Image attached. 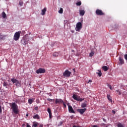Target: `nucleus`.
<instances>
[{
  "instance_id": "09e8293b",
  "label": "nucleus",
  "mask_w": 127,
  "mask_h": 127,
  "mask_svg": "<svg viewBox=\"0 0 127 127\" xmlns=\"http://www.w3.org/2000/svg\"><path fill=\"white\" fill-rule=\"evenodd\" d=\"M25 127V124H23V125H22V127Z\"/></svg>"
},
{
  "instance_id": "a211bd4d",
  "label": "nucleus",
  "mask_w": 127,
  "mask_h": 127,
  "mask_svg": "<svg viewBox=\"0 0 127 127\" xmlns=\"http://www.w3.org/2000/svg\"><path fill=\"white\" fill-rule=\"evenodd\" d=\"M34 119H37L39 120L40 119V116L38 114L35 115L33 117Z\"/></svg>"
},
{
  "instance_id": "2eb2a0df",
  "label": "nucleus",
  "mask_w": 127,
  "mask_h": 127,
  "mask_svg": "<svg viewBox=\"0 0 127 127\" xmlns=\"http://www.w3.org/2000/svg\"><path fill=\"white\" fill-rule=\"evenodd\" d=\"M47 11V8L45 7L43 10H42L41 15H44L46 13V12Z\"/></svg>"
},
{
  "instance_id": "423d86ee",
  "label": "nucleus",
  "mask_w": 127,
  "mask_h": 127,
  "mask_svg": "<svg viewBox=\"0 0 127 127\" xmlns=\"http://www.w3.org/2000/svg\"><path fill=\"white\" fill-rule=\"evenodd\" d=\"M71 72L68 70H66L64 72V77H69L71 75Z\"/></svg>"
},
{
  "instance_id": "9d476101",
  "label": "nucleus",
  "mask_w": 127,
  "mask_h": 127,
  "mask_svg": "<svg viewBox=\"0 0 127 127\" xmlns=\"http://www.w3.org/2000/svg\"><path fill=\"white\" fill-rule=\"evenodd\" d=\"M87 110L86 108L78 109H77V112L79 113L80 115H83Z\"/></svg>"
},
{
  "instance_id": "e433bc0d",
  "label": "nucleus",
  "mask_w": 127,
  "mask_h": 127,
  "mask_svg": "<svg viewBox=\"0 0 127 127\" xmlns=\"http://www.w3.org/2000/svg\"><path fill=\"white\" fill-rule=\"evenodd\" d=\"M19 4L20 6H22L23 5V2L22 1H19Z\"/></svg>"
},
{
  "instance_id": "39448f33",
  "label": "nucleus",
  "mask_w": 127,
  "mask_h": 127,
  "mask_svg": "<svg viewBox=\"0 0 127 127\" xmlns=\"http://www.w3.org/2000/svg\"><path fill=\"white\" fill-rule=\"evenodd\" d=\"M11 81L13 83V84H15L16 86H17L18 85H20L21 81L18 80L15 78L11 79Z\"/></svg>"
},
{
  "instance_id": "393cba45",
  "label": "nucleus",
  "mask_w": 127,
  "mask_h": 127,
  "mask_svg": "<svg viewBox=\"0 0 127 127\" xmlns=\"http://www.w3.org/2000/svg\"><path fill=\"white\" fill-rule=\"evenodd\" d=\"M28 103L29 104L31 105L33 103V100L32 99H29L28 100Z\"/></svg>"
},
{
  "instance_id": "5701e85b",
  "label": "nucleus",
  "mask_w": 127,
  "mask_h": 127,
  "mask_svg": "<svg viewBox=\"0 0 127 127\" xmlns=\"http://www.w3.org/2000/svg\"><path fill=\"white\" fill-rule=\"evenodd\" d=\"M82 4V2L81 1H76V5L77 6H80Z\"/></svg>"
},
{
  "instance_id": "603ef678",
  "label": "nucleus",
  "mask_w": 127,
  "mask_h": 127,
  "mask_svg": "<svg viewBox=\"0 0 127 127\" xmlns=\"http://www.w3.org/2000/svg\"><path fill=\"white\" fill-rule=\"evenodd\" d=\"M71 52H74V51L73 50H71Z\"/></svg>"
},
{
  "instance_id": "2f4dec72",
  "label": "nucleus",
  "mask_w": 127,
  "mask_h": 127,
  "mask_svg": "<svg viewBox=\"0 0 127 127\" xmlns=\"http://www.w3.org/2000/svg\"><path fill=\"white\" fill-rule=\"evenodd\" d=\"M107 86L109 88V89H110V90H112V89H113V88H112V86H111V85L108 84V85H107Z\"/></svg>"
},
{
  "instance_id": "c03bdc74",
  "label": "nucleus",
  "mask_w": 127,
  "mask_h": 127,
  "mask_svg": "<svg viewBox=\"0 0 127 127\" xmlns=\"http://www.w3.org/2000/svg\"><path fill=\"white\" fill-rule=\"evenodd\" d=\"M26 124H27V127H31L29 125L28 123H26Z\"/></svg>"
},
{
  "instance_id": "a19ab883",
  "label": "nucleus",
  "mask_w": 127,
  "mask_h": 127,
  "mask_svg": "<svg viewBox=\"0 0 127 127\" xmlns=\"http://www.w3.org/2000/svg\"><path fill=\"white\" fill-rule=\"evenodd\" d=\"M64 104V108H65L66 107V105L64 104V103H63Z\"/></svg>"
},
{
  "instance_id": "72a5a7b5",
  "label": "nucleus",
  "mask_w": 127,
  "mask_h": 127,
  "mask_svg": "<svg viewBox=\"0 0 127 127\" xmlns=\"http://www.w3.org/2000/svg\"><path fill=\"white\" fill-rule=\"evenodd\" d=\"M63 124V122L61 121V122H60V123H59L58 126L59 127L61 126Z\"/></svg>"
},
{
  "instance_id": "49530a36",
  "label": "nucleus",
  "mask_w": 127,
  "mask_h": 127,
  "mask_svg": "<svg viewBox=\"0 0 127 127\" xmlns=\"http://www.w3.org/2000/svg\"><path fill=\"white\" fill-rule=\"evenodd\" d=\"M39 127H43V125L40 124Z\"/></svg>"
},
{
  "instance_id": "5fc2aeb1",
  "label": "nucleus",
  "mask_w": 127,
  "mask_h": 127,
  "mask_svg": "<svg viewBox=\"0 0 127 127\" xmlns=\"http://www.w3.org/2000/svg\"><path fill=\"white\" fill-rule=\"evenodd\" d=\"M92 127H97V126H94Z\"/></svg>"
},
{
  "instance_id": "f704fd0d",
  "label": "nucleus",
  "mask_w": 127,
  "mask_h": 127,
  "mask_svg": "<svg viewBox=\"0 0 127 127\" xmlns=\"http://www.w3.org/2000/svg\"><path fill=\"white\" fill-rule=\"evenodd\" d=\"M124 58L126 60H127V54L124 55Z\"/></svg>"
},
{
  "instance_id": "6e6d98bb",
  "label": "nucleus",
  "mask_w": 127,
  "mask_h": 127,
  "mask_svg": "<svg viewBox=\"0 0 127 127\" xmlns=\"http://www.w3.org/2000/svg\"><path fill=\"white\" fill-rule=\"evenodd\" d=\"M106 127H108V126H106Z\"/></svg>"
},
{
  "instance_id": "a878e982",
  "label": "nucleus",
  "mask_w": 127,
  "mask_h": 127,
  "mask_svg": "<svg viewBox=\"0 0 127 127\" xmlns=\"http://www.w3.org/2000/svg\"><path fill=\"white\" fill-rule=\"evenodd\" d=\"M117 127H124V126H123V125L121 123H118V125H117Z\"/></svg>"
},
{
  "instance_id": "bb28decb",
  "label": "nucleus",
  "mask_w": 127,
  "mask_h": 127,
  "mask_svg": "<svg viewBox=\"0 0 127 127\" xmlns=\"http://www.w3.org/2000/svg\"><path fill=\"white\" fill-rule=\"evenodd\" d=\"M96 74H97L98 76H99V77H101V76H102V72L101 71H99L98 72H96Z\"/></svg>"
},
{
  "instance_id": "f257e3e1",
  "label": "nucleus",
  "mask_w": 127,
  "mask_h": 127,
  "mask_svg": "<svg viewBox=\"0 0 127 127\" xmlns=\"http://www.w3.org/2000/svg\"><path fill=\"white\" fill-rule=\"evenodd\" d=\"M11 108L12 109L13 113L17 115L19 113V109L17 105L15 103H12L11 105L10 106Z\"/></svg>"
},
{
  "instance_id": "79ce46f5",
  "label": "nucleus",
  "mask_w": 127,
  "mask_h": 127,
  "mask_svg": "<svg viewBox=\"0 0 127 127\" xmlns=\"http://www.w3.org/2000/svg\"><path fill=\"white\" fill-rule=\"evenodd\" d=\"M127 94V92H124L123 93V95H126Z\"/></svg>"
},
{
  "instance_id": "6e6552de",
  "label": "nucleus",
  "mask_w": 127,
  "mask_h": 127,
  "mask_svg": "<svg viewBox=\"0 0 127 127\" xmlns=\"http://www.w3.org/2000/svg\"><path fill=\"white\" fill-rule=\"evenodd\" d=\"M46 69L45 68H40L36 71L37 74H42L43 73H45Z\"/></svg>"
},
{
  "instance_id": "7ed1b4c3",
  "label": "nucleus",
  "mask_w": 127,
  "mask_h": 127,
  "mask_svg": "<svg viewBox=\"0 0 127 127\" xmlns=\"http://www.w3.org/2000/svg\"><path fill=\"white\" fill-rule=\"evenodd\" d=\"M72 98H73V100L76 101H79V102H82L84 99H82L79 97L77 96L76 94H73L72 95Z\"/></svg>"
},
{
  "instance_id": "58836bf2",
  "label": "nucleus",
  "mask_w": 127,
  "mask_h": 127,
  "mask_svg": "<svg viewBox=\"0 0 127 127\" xmlns=\"http://www.w3.org/2000/svg\"><path fill=\"white\" fill-rule=\"evenodd\" d=\"M3 39V36L1 35V34H0V40L2 39Z\"/></svg>"
},
{
  "instance_id": "cd10ccee",
  "label": "nucleus",
  "mask_w": 127,
  "mask_h": 127,
  "mask_svg": "<svg viewBox=\"0 0 127 127\" xmlns=\"http://www.w3.org/2000/svg\"><path fill=\"white\" fill-rule=\"evenodd\" d=\"M116 92L117 93V94H118L119 95H122V93H121V91L116 90Z\"/></svg>"
},
{
  "instance_id": "6ab92c4d",
  "label": "nucleus",
  "mask_w": 127,
  "mask_h": 127,
  "mask_svg": "<svg viewBox=\"0 0 127 127\" xmlns=\"http://www.w3.org/2000/svg\"><path fill=\"white\" fill-rule=\"evenodd\" d=\"M85 14V11L84 10H79V14L81 16H83Z\"/></svg>"
},
{
  "instance_id": "1a4fd4ad",
  "label": "nucleus",
  "mask_w": 127,
  "mask_h": 127,
  "mask_svg": "<svg viewBox=\"0 0 127 127\" xmlns=\"http://www.w3.org/2000/svg\"><path fill=\"white\" fill-rule=\"evenodd\" d=\"M67 107H68V112H69V113L75 114V112L71 106L67 104Z\"/></svg>"
},
{
  "instance_id": "f3484780",
  "label": "nucleus",
  "mask_w": 127,
  "mask_h": 127,
  "mask_svg": "<svg viewBox=\"0 0 127 127\" xmlns=\"http://www.w3.org/2000/svg\"><path fill=\"white\" fill-rule=\"evenodd\" d=\"M21 43L23 45H26L28 43L27 41H26V40L25 39H23L21 40Z\"/></svg>"
},
{
  "instance_id": "20e7f679",
  "label": "nucleus",
  "mask_w": 127,
  "mask_h": 127,
  "mask_svg": "<svg viewBox=\"0 0 127 127\" xmlns=\"http://www.w3.org/2000/svg\"><path fill=\"white\" fill-rule=\"evenodd\" d=\"M82 25L81 22H78L76 23V26L75 27V30H76V31H80L82 28Z\"/></svg>"
},
{
  "instance_id": "ddd939ff",
  "label": "nucleus",
  "mask_w": 127,
  "mask_h": 127,
  "mask_svg": "<svg viewBox=\"0 0 127 127\" xmlns=\"http://www.w3.org/2000/svg\"><path fill=\"white\" fill-rule=\"evenodd\" d=\"M49 114V117H50V119H52V113L51 112V110L50 109V108H48V110H47Z\"/></svg>"
},
{
  "instance_id": "37998d69",
  "label": "nucleus",
  "mask_w": 127,
  "mask_h": 127,
  "mask_svg": "<svg viewBox=\"0 0 127 127\" xmlns=\"http://www.w3.org/2000/svg\"><path fill=\"white\" fill-rule=\"evenodd\" d=\"M35 110L36 111H38V107H35Z\"/></svg>"
},
{
  "instance_id": "c85d7f7f",
  "label": "nucleus",
  "mask_w": 127,
  "mask_h": 127,
  "mask_svg": "<svg viewBox=\"0 0 127 127\" xmlns=\"http://www.w3.org/2000/svg\"><path fill=\"white\" fill-rule=\"evenodd\" d=\"M2 17L4 18L6 17V14L4 12H3L2 13Z\"/></svg>"
},
{
  "instance_id": "7c9ffc66",
  "label": "nucleus",
  "mask_w": 127,
  "mask_h": 127,
  "mask_svg": "<svg viewBox=\"0 0 127 127\" xmlns=\"http://www.w3.org/2000/svg\"><path fill=\"white\" fill-rule=\"evenodd\" d=\"M59 13L62 14L63 13V9L62 8H61V9L59 10Z\"/></svg>"
},
{
  "instance_id": "3c124183",
  "label": "nucleus",
  "mask_w": 127,
  "mask_h": 127,
  "mask_svg": "<svg viewBox=\"0 0 127 127\" xmlns=\"http://www.w3.org/2000/svg\"><path fill=\"white\" fill-rule=\"evenodd\" d=\"M26 116L27 117H28L29 116V114L27 113V114L26 115Z\"/></svg>"
},
{
  "instance_id": "4c0bfd02",
  "label": "nucleus",
  "mask_w": 127,
  "mask_h": 127,
  "mask_svg": "<svg viewBox=\"0 0 127 127\" xmlns=\"http://www.w3.org/2000/svg\"><path fill=\"white\" fill-rule=\"evenodd\" d=\"M112 114H113V115H115L116 114V112L114 110H112Z\"/></svg>"
},
{
  "instance_id": "dca6fc26",
  "label": "nucleus",
  "mask_w": 127,
  "mask_h": 127,
  "mask_svg": "<svg viewBox=\"0 0 127 127\" xmlns=\"http://www.w3.org/2000/svg\"><path fill=\"white\" fill-rule=\"evenodd\" d=\"M107 98L108 99V100L110 101L111 102H112L113 100L112 99V97L111 96H110V95L109 94H107Z\"/></svg>"
},
{
  "instance_id": "412c9836",
  "label": "nucleus",
  "mask_w": 127,
  "mask_h": 127,
  "mask_svg": "<svg viewBox=\"0 0 127 127\" xmlns=\"http://www.w3.org/2000/svg\"><path fill=\"white\" fill-rule=\"evenodd\" d=\"M14 102L18 104H20L21 103V101L20 99H15V100H14Z\"/></svg>"
},
{
  "instance_id": "f03ea898",
  "label": "nucleus",
  "mask_w": 127,
  "mask_h": 127,
  "mask_svg": "<svg viewBox=\"0 0 127 127\" xmlns=\"http://www.w3.org/2000/svg\"><path fill=\"white\" fill-rule=\"evenodd\" d=\"M21 33V31L16 32L14 34V37H13V39L15 41L18 40L20 38Z\"/></svg>"
},
{
  "instance_id": "c9c22d12",
  "label": "nucleus",
  "mask_w": 127,
  "mask_h": 127,
  "mask_svg": "<svg viewBox=\"0 0 127 127\" xmlns=\"http://www.w3.org/2000/svg\"><path fill=\"white\" fill-rule=\"evenodd\" d=\"M2 113V109H1V106H0V114Z\"/></svg>"
},
{
  "instance_id": "9b49d317",
  "label": "nucleus",
  "mask_w": 127,
  "mask_h": 127,
  "mask_svg": "<svg viewBox=\"0 0 127 127\" xmlns=\"http://www.w3.org/2000/svg\"><path fill=\"white\" fill-rule=\"evenodd\" d=\"M95 13L97 15H104V13L103 12L102 10L98 9L96 10Z\"/></svg>"
},
{
  "instance_id": "0eeeda50",
  "label": "nucleus",
  "mask_w": 127,
  "mask_h": 127,
  "mask_svg": "<svg viewBox=\"0 0 127 127\" xmlns=\"http://www.w3.org/2000/svg\"><path fill=\"white\" fill-rule=\"evenodd\" d=\"M119 62L118 63V64L120 66H122V65H123V64H124L125 63L124 59L121 56H120L119 58Z\"/></svg>"
},
{
  "instance_id": "864d4df0",
  "label": "nucleus",
  "mask_w": 127,
  "mask_h": 127,
  "mask_svg": "<svg viewBox=\"0 0 127 127\" xmlns=\"http://www.w3.org/2000/svg\"><path fill=\"white\" fill-rule=\"evenodd\" d=\"M73 72H75V68H73Z\"/></svg>"
},
{
  "instance_id": "473e14b6",
  "label": "nucleus",
  "mask_w": 127,
  "mask_h": 127,
  "mask_svg": "<svg viewBox=\"0 0 127 127\" xmlns=\"http://www.w3.org/2000/svg\"><path fill=\"white\" fill-rule=\"evenodd\" d=\"M33 127H38L37 123H33Z\"/></svg>"
},
{
  "instance_id": "f8f14e48",
  "label": "nucleus",
  "mask_w": 127,
  "mask_h": 127,
  "mask_svg": "<svg viewBox=\"0 0 127 127\" xmlns=\"http://www.w3.org/2000/svg\"><path fill=\"white\" fill-rule=\"evenodd\" d=\"M64 102V101L61 99H57L56 100V104H62Z\"/></svg>"
},
{
  "instance_id": "4468645a",
  "label": "nucleus",
  "mask_w": 127,
  "mask_h": 127,
  "mask_svg": "<svg viewBox=\"0 0 127 127\" xmlns=\"http://www.w3.org/2000/svg\"><path fill=\"white\" fill-rule=\"evenodd\" d=\"M87 101H85L84 103H82V104H81V108H86L87 106Z\"/></svg>"
},
{
  "instance_id": "aec40b11",
  "label": "nucleus",
  "mask_w": 127,
  "mask_h": 127,
  "mask_svg": "<svg viewBox=\"0 0 127 127\" xmlns=\"http://www.w3.org/2000/svg\"><path fill=\"white\" fill-rule=\"evenodd\" d=\"M102 69L105 72H106V71H108L109 68L107 66H102Z\"/></svg>"
},
{
  "instance_id": "a18cd8bd",
  "label": "nucleus",
  "mask_w": 127,
  "mask_h": 127,
  "mask_svg": "<svg viewBox=\"0 0 127 127\" xmlns=\"http://www.w3.org/2000/svg\"><path fill=\"white\" fill-rule=\"evenodd\" d=\"M103 121L104 122H106V120L104 118H103Z\"/></svg>"
},
{
  "instance_id": "ea45409f",
  "label": "nucleus",
  "mask_w": 127,
  "mask_h": 127,
  "mask_svg": "<svg viewBox=\"0 0 127 127\" xmlns=\"http://www.w3.org/2000/svg\"><path fill=\"white\" fill-rule=\"evenodd\" d=\"M48 101H50V102H52V99H50V98H48Z\"/></svg>"
},
{
  "instance_id": "4be33fe9",
  "label": "nucleus",
  "mask_w": 127,
  "mask_h": 127,
  "mask_svg": "<svg viewBox=\"0 0 127 127\" xmlns=\"http://www.w3.org/2000/svg\"><path fill=\"white\" fill-rule=\"evenodd\" d=\"M59 56V54L58 53H54L53 54L54 57H58Z\"/></svg>"
},
{
  "instance_id": "de8ad7c7",
  "label": "nucleus",
  "mask_w": 127,
  "mask_h": 127,
  "mask_svg": "<svg viewBox=\"0 0 127 127\" xmlns=\"http://www.w3.org/2000/svg\"><path fill=\"white\" fill-rule=\"evenodd\" d=\"M88 83H92V80L89 79V80H88Z\"/></svg>"
},
{
  "instance_id": "b1692460",
  "label": "nucleus",
  "mask_w": 127,
  "mask_h": 127,
  "mask_svg": "<svg viewBox=\"0 0 127 127\" xmlns=\"http://www.w3.org/2000/svg\"><path fill=\"white\" fill-rule=\"evenodd\" d=\"M3 86L4 87H5L7 88V86H8V83L6 81H4L3 83Z\"/></svg>"
},
{
  "instance_id": "c756f323",
  "label": "nucleus",
  "mask_w": 127,
  "mask_h": 127,
  "mask_svg": "<svg viewBox=\"0 0 127 127\" xmlns=\"http://www.w3.org/2000/svg\"><path fill=\"white\" fill-rule=\"evenodd\" d=\"M94 52H91L90 54H89V56H90V57H92V56H94Z\"/></svg>"
},
{
  "instance_id": "8fccbe9b",
  "label": "nucleus",
  "mask_w": 127,
  "mask_h": 127,
  "mask_svg": "<svg viewBox=\"0 0 127 127\" xmlns=\"http://www.w3.org/2000/svg\"><path fill=\"white\" fill-rule=\"evenodd\" d=\"M73 127H80L78 126H73Z\"/></svg>"
}]
</instances>
